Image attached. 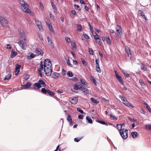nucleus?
Returning <instances> with one entry per match:
<instances>
[{
    "label": "nucleus",
    "instance_id": "c9c22d12",
    "mask_svg": "<svg viewBox=\"0 0 151 151\" xmlns=\"http://www.w3.org/2000/svg\"><path fill=\"white\" fill-rule=\"evenodd\" d=\"M139 82L141 85V86L143 87L144 86H145V84L143 82V81L141 79H140L139 80Z\"/></svg>",
    "mask_w": 151,
    "mask_h": 151
},
{
    "label": "nucleus",
    "instance_id": "2f4dec72",
    "mask_svg": "<svg viewBox=\"0 0 151 151\" xmlns=\"http://www.w3.org/2000/svg\"><path fill=\"white\" fill-rule=\"evenodd\" d=\"M11 76V74L9 73L5 76L4 80H8L10 78Z\"/></svg>",
    "mask_w": 151,
    "mask_h": 151
},
{
    "label": "nucleus",
    "instance_id": "774afa93",
    "mask_svg": "<svg viewBox=\"0 0 151 151\" xmlns=\"http://www.w3.org/2000/svg\"><path fill=\"white\" fill-rule=\"evenodd\" d=\"M142 16V18L143 19H145V21H146L147 20L146 17V16H145V14H144Z\"/></svg>",
    "mask_w": 151,
    "mask_h": 151
},
{
    "label": "nucleus",
    "instance_id": "e433bc0d",
    "mask_svg": "<svg viewBox=\"0 0 151 151\" xmlns=\"http://www.w3.org/2000/svg\"><path fill=\"white\" fill-rule=\"evenodd\" d=\"M117 32H119L122 31L121 27L119 25H117L116 27Z\"/></svg>",
    "mask_w": 151,
    "mask_h": 151
},
{
    "label": "nucleus",
    "instance_id": "4be33fe9",
    "mask_svg": "<svg viewBox=\"0 0 151 151\" xmlns=\"http://www.w3.org/2000/svg\"><path fill=\"white\" fill-rule=\"evenodd\" d=\"M32 85V83L30 82H27L24 85L22 86L24 89H27L29 88Z\"/></svg>",
    "mask_w": 151,
    "mask_h": 151
},
{
    "label": "nucleus",
    "instance_id": "58836bf2",
    "mask_svg": "<svg viewBox=\"0 0 151 151\" xmlns=\"http://www.w3.org/2000/svg\"><path fill=\"white\" fill-rule=\"evenodd\" d=\"M80 81L81 83L83 84H84L85 85H87V83L83 79H80Z\"/></svg>",
    "mask_w": 151,
    "mask_h": 151
},
{
    "label": "nucleus",
    "instance_id": "f257e3e1",
    "mask_svg": "<svg viewBox=\"0 0 151 151\" xmlns=\"http://www.w3.org/2000/svg\"><path fill=\"white\" fill-rule=\"evenodd\" d=\"M44 70L47 76H49L52 74V64L50 60L48 59H46L45 60Z\"/></svg>",
    "mask_w": 151,
    "mask_h": 151
},
{
    "label": "nucleus",
    "instance_id": "a211bd4d",
    "mask_svg": "<svg viewBox=\"0 0 151 151\" xmlns=\"http://www.w3.org/2000/svg\"><path fill=\"white\" fill-rule=\"evenodd\" d=\"M33 86L35 89H38L42 87V86L40 85L38 83H35Z\"/></svg>",
    "mask_w": 151,
    "mask_h": 151
},
{
    "label": "nucleus",
    "instance_id": "e2e57ef3",
    "mask_svg": "<svg viewBox=\"0 0 151 151\" xmlns=\"http://www.w3.org/2000/svg\"><path fill=\"white\" fill-rule=\"evenodd\" d=\"M83 36L86 39H88L89 38V36L86 34H83Z\"/></svg>",
    "mask_w": 151,
    "mask_h": 151
},
{
    "label": "nucleus",
    "instance_id": "f8f14e48",
    "mask_svg": "<svg viewBox=\"0 0 151 151\" xmlns=\"http://www.w3.org/2000/svg\"><path fill=\"white\" fill-rule=\"evenodd\" d=\"M70 101L71 103L73 104H76L78 101V97H75L73 98H70Z\"/></svg>",
    "mask_w": 151,
    "mask_h": 151
},
{
    "label": "nucleus",
    "instance_id": "49530a36",
    "mask_svg": "<svg viewBox=\"0 0 151 151\" xmlns=\"http://www.w3.org/2000/svg\"><path fill=\"white\" fill-rule=\"evenodd\" d=\"M144 14V13L141 10H140L138 11V15L139 16H142Z\"/></svg>",
    "mask_w": 151,
    "mask_h": 151
},
{
    "label": "nucleus",
    "instance_id": "473e14b6",
    "mask_svg": "<svg viewBox=\"0 0 151 151\" xmlns=\"http://www.w3.org/2000/svg\"><path fill=\"white\" fill-rule=\"evenodd\" d=\"M91 77L92 82L93 83L95 86H97L96 81L95 78L93 76H91Z\"/></svg>",
    "mask_w": 151,
    "mask_h": 151
},
{
    "label": "nucleus",
    "instance_id": "0e129e2a",
    "mask_svg": "<svg viewBox=\"0 0 151 151\" xmlns=\"http://www.w3.org/2000/svg\"><path fill=\"white\" fill-rule=\"evenodd\" d=\"M51 5H52V7L55 10L56 9L55 8V5L52 2H51Z\"/></svg>",
    "mask_w": 151,
    "mask_h": 151
},
{
    "label": "nucleus",
    "instance_id": "9b49d317",
    "mask_svg": "<svg viewBox=\"0 0 151 151\" xmlns=\"http://www.w3.org/2000/svg\"><path fill=\"white\" fill-rule=\"evenodd\" d=\"M93 37L96 42L99 44H101V43L100 41L101 39L100 38L99 35H93Z\"/></svg>",
    "mask_w": 151,
    "mask_h": 151
},
{
    "label": "nucleus",
    "instance_id": "13d9d810",
    "mask_svg": "<svg viewBox=\"0 0 151 151\" xmlns=\"http://www.w3.org/2000/svg\"><path fill=\"white\" fill-rule=\"evenodd\" d=\"M123 73L124 75L127 77L128 78L129 77V75L127 72H123Z\"/></svg>",
    "mask_w": 151,
    "mask_h": 151
},
{
    "label": "nucleus",
    "instance_id": "338daca9",
    "mask_svg": "<svg viewBox=\"0 0 151 151\" xmlns=\"http://www.w3.org/2000/svg\"><path fill=\"white\" fill-rule=\"evenodd\" d=\"M83 116L82 115H78V118L79 119H83Z\"/></svg>",
    "mask_w": 151,
    "mask_h": 151
},
{
    "label": "nucleus",
    "instance_id": "5701e85b",
    "mask_svg": "<svg viewBox=\"0 0 151 151\" xmlns=\"http://www.w3.org/2000/svg\"><path fill=\"white\" fill-rule=\"evenodd\" d=\"M65 59L68 65L70 67H72V65L71 64L69 57L68 56H66L65 58Z\"/></svg>",
    "mask_w": 151,
    "mask_h": 151
},
{
    "label": "nucleus",
    "instance_id": "9d476101",
    "mask_svg": "<svg viewBox=\"0 0 151 151\" xmlns=\"http://www.w3.org/2000/svg\"><path fill=\"white\" fill-rule=\"evenodd\" d=\"M43 69V66L42 64V61H41L39 67L38 68V70L39 72L40 75L41 76L42 74L41 73V71H42Z\"/></svg>",
    "mask_w": 151,
    "mask_h": 151
},
{
    "label": "nucleus",
    "instance_id": "a18cd8bd",
    "mask_svg": "<svg viewBox=\"0 0 151 151\" xmlns=\"http://www.w3.org/2000/svg\"><path fill=\"white\" fill-rule=\"evenodd\" d=\"M106 38L107 42L109 44H111V39H110L109 37H106Z\"/></svg>",
    "mask_w": 151,
    "mask_h": 151
},
{
    "label": "nucleus",
    "instance_id": "09e8293b",
    "mask_svg": "<svg viewBox=\"0 0 151 151\" xmlns=\"http://www.w3.org/2000/svg\"><path fill=\"white\" fill-rule=\"evenodd\" d=\"M89 52L90 54L93 55L94 52L92 49L89 48L88 49Z\"/></svg>",
    "mask_w": 151,
    "mask_h": 151
},
{
    "label": "nucleus",
    "instance_id": "603ef678",
    "mask_svg": "<svg viewBox=\"0 0 151 151\" xmlns=\"http://www.w3.org/2000/svg\"><path fill=\"white\" fill-rule=\"evenodd\" d=\"M82 137H79L78 138H75L74 139V140L75 142H79L80 140L81 139Z\"/></svg>",
    "mask_w": 151,
    "mask_h": 151
},
{
    "label": "nucleus",
    "instance_id": "4468645a",
    "mask_svg": "<svg viewBox=\"0 0 151 151\" xmlns=\"http://www.w3.org/2000/svg\"><path fill=\"white\" fill-rule=\"evenodd\" d=\"M20 65L18 64L16 65V67L15 68V75H17L18 74L19 72V68L21 67Z\"/></svg>",
    "mask_w": 151,
    "mask_h": 151
},
{
    "label": "nucleus",
    "instance_id": "ddd939ff",
    "mask_svg": "<svg viewBox=\"0 0 151 151\" xmlns=\"http://www.w3.org/2000/svg\"><path fill=\"white\" fill-rule=\"evenodd\" d=\"M82 87L83 86L81 84H77L74 85L73 89L75 90H78Z\"/></svg>",
    "mask_w": 151,
    "mask_h": 151
},
{
    "label": "nucleus",
    "instance_id": "680f3d73",
    "mask_svg": "<svg viewBox=\"0 0 151 151\" xmlns=\"http://www.w3.org/2000/svg\"><path fill=\"white\" fill-rule=\"evenodd\" d=\"M65 40L68 43H70V40L68 37H66L65 38Z\"/></svg>",
    "mask_w": 151,
    "mask_h": 151
},
{
    "label": "nucleus",
    "instance_id": "1a4fd4ad",
    "mask_svg": "<svg viewBox=\"0 0 151 151\" xmlns=\"http://www.w3.org/2000/svg\"><path fill=\"white\" fill-rule=\"evenodd\" d=\"M47 26H48L49 29L50 31L52 33V34L53 35H55V31L53 29V28L52 27V24L51 23H49L48 22H47Z\"/></svg>",
    "mask_w": 151,
    "mask_h": 151
},
{
    "label": "nucleus",
    "instance_id": "393cba45",
    "mask_svg": "<svg viewBox=\"0 0 151 151\" xmlns=\"http://www.w3.org/2000/svg\"><path fill=\"white\" fill-rule=\"evenodd\" d=\"M38 83L40 84V85H42V86L43 87H45L46 86V85L45 84V83L43 81L41 80H39Z\"/></svg>",
    "mask_w": 151,
    "mask_h": 151
},
{
    "label": "nucleus",
    "instance_id": "f3484780",
    "mask_svg": "<svg viewBox=\"0 0 151 151\" xmlns=\"http://www.w3.org/2000/svg\"><path fill=\"white\" fill-rule=\"evenodd\" d=\"M35 23L37 25L40 30L42 29V26L41 22L40 21L36 20L35 21Z\"/></svg>",
    "mask_w": 151,
    "mask_h": 151
},
{
    "label": "nucleus",
    "instance_id": "864d4df0",
    "mask_svg": "<svg viewBox=\"0 0 151 151\" xmlns=\"http://www.w3.org/2000/svg\"><path fill=\"white\" fill-rule=\"evenodd\" d=\"M95 61L96 65L99 66V63L100 60L98 58L97 59H96Z\"/></svg>",
    "mask_w": 151,
    "mask_h": 151
},
{
    "label": "nucleus",
    "instance_id": "8fccbe9b",
    "mask_svg": "<svg viewBox=\"0 0 151 151\" xmlns=\"http://www.w3.org/2000/svg\"><path fill=\"white\" fill-rule=\"evenodd\" d=\"M81 61L82 63H83V64L84 66H86L87 65V63L86 62L85 60L84 59L82 58L81 59Z\"/></svg>",
    "mask_w": 151,
    "mask_h": 151
},
{
    "label": "nucleus",
    "instance_id": "f704fd0d",
    "mask_svg": "<svg viewBox=\"0 0 151 151\" xmlns=\"http://www.w3.org/2000/svg\"><path fill=\"white\" fill-rule=\"evenodd\" d=\"M41 91L44 94H46L48 90L44 88H42L41 89Z\"/></svg>",
    "mask_w": 151,
    "mask_h": 151
},
{
    "label": "nucleus",
    "instance_id": "bb28decb",
    "mask_svg": "<svg viewBox=\"0 0 151 151\" xmlns=\"http://www.w3.org/2000/svg\"><path fill=\"white\" fill-rule=\"evenodd\" d=\"M17 54V53L16 52L12 51L11 54V58H13L16 56Z\"/></svg>",
    "mask_w": 151,
    "mask_h": 151
},
{
    "label": "nucleus",
    "instance_id": "6ab92c4d",
    "mask_svg": "<svg viewBox=\"0 0 151 151\" xmlns=\"http://www.w3.org/2000/svg\"><path fill=\"white\" fill-rule=\"evenodd\" d=\"M77 30L79 32H81L83 30V28L81 25L78 24L76 25Z\"/></svg>",
    "mask_w": 151,
    "mask_h": 151
},
{
    "label": "nucleus",
    "instance_id": "39448f33",
    "mask_svg": "<svg viewBox=\"0 0 151 151\" xmlns=\"http://www.w3.org/2000/svg\"><path fill=\"white\" fill-rule=\"evenodd\" d=\"M19 35L21 39H23L24 41L27 40V37L23 30L19 29L18 30Z\"/></svg>",
    "mask_w": 151,
    "mask_h": 151
},
{
    "label": "nucleus",
    "instance_id": "c85d7f7f",
    "mask_svg": "<svg viewBox=\"0 0 151 151\" xmlns=\"http://www.w3.org/2000/svg\"><path fill=\"white\" fill-rule=\"evenodd\" d=\"M91 101L94 103L98 104L99 103V101L96 99H94L93 98H91Z\"/></svg>",
    "mask_w": 151,
    "mask_h": 151
},
{
    "label": "nucleus",
    "instance_id": "79ce46f5",
    "mask_svg": "<svg viewBox=\"0 0 151 151\" xmlns=\"http://www.w3.org/2000/svg\"><path fill=\"white\" fill-rule=\"evenodd\" d=\"M144 104L146 106V108L148 109V110L150 112H151V108L148 106V104L145 102Z\"/></svg>",
    "mask_w": 151,
    "mask_h": 151
},
{
    "label": "nucleus",
    "instance_id": "4c0bfd02",
    "mask_svg": "<svg viewBox=\"0 0 151 151\" xmlns=\"http://www.w3.org/2000/svg\"><path fill=\"white\" fill-rule=\"evenodd\" d=\"M96 70L98 72L100 73L101 70L99 66L96 65Z\"/></svg>",
    "mask_w": 151,
    "mask_h": 151
},
{
    "label": "nucleus",
    "instance_id": "a878e982",
    "mask_svg": "<svg viewBox=\"0 0 151 151\" xmlns=\"http://www.w3.org/2000/svg\"><path fill=\"white\" fill-rule=\"evenodd\" d=\"M131 135L133 138H135L138 136L137 133L136 132H133L131 133Z\"/></svg>",
    "mask_w": 151,
    "mask_h": 151
},
{
    "label": "nucleus",
    "instance_id": "f03ea898",
    "mask_svg": "<svg viewBox=\"0 0 151 151\" xmlns=\"http://www.w3.org/2000/svg\"><path fill=\"white\" fill-rule=\"evenodd\" d=\"M17 1L19 4L20 8L23 11L27 13H31L28 4L24 0H17Z\"/></svg>",
    "mask_w": 151,
    "mask_h": 151
},
{
    "label": "nucleus",
    "instance_id": "3c124183",
    "mask_svg": "<svg viewBox=\"0 0 151 151\" xmlns=\"http://www.w3.org/2000/svg\"><path fill=\"white\" fill-rule=\"evenodd\" d=\"M40 5V7L41 9V10L42 11L44 9V7L42 3L41 2H40L39 3Z\"/></svg>",
    "mask_w": 151,
    "mask_h": 151
},
{
    "label": "nucleus",
    "instance_id": "20e7f679",
    "mask_svg": "<svg viewBox=\"0 0 151 151\" xmlns=\"http://www.w3.org/2000/svg\"><path fill=\"white\" fill-rule=\"evenodd\" d=\"M124 128L120 129L119 131L120 134L122 138L124 139H126L128 137V130L127 129H125Z\"/></svg>",
    "mask_w": 151,
    "mask_h": 151
},
{
    "label": "nucleus",
    "instance_id": "c756f323",
    "mask_svg": "<svg viewBox=\"0 0 151 151\" xmlns=\"http://www.w3.org/2000/svg\"><path fill=\"white\" fill-rule=\"evenodd\" d=\"M110 117L111 119L114 120H117V117L116 116L112 114H111L110 115Z\"/></svg>",
    "mask_w": 151,
    "mask_h": 151
},
{
    "label": "nucleus",
    "instance_id": "37998d69",
    "mask_svg": "<svg viewBox=\"0 0 151 151\" xmlns=\"http://www.w3.org/2000/svg\"><path fill=\"white\" fill-rule=\"evenodd\" d=\"M67 75L70 77H72L73 76V73L70 71H68L67 73Z\"/></svg>",
    "mask_w": 151,
    "mask_h": 151
},
{
    "label": "nucleus",
    "instance_id": "7c9ffc66",
    "mask_svg": "<svg viewBox=\"0 0 151 151\" xmlns=\"http://www.w3.org/2000/svg\"><path fill=\"white\" fill-rule=\"evenodd\" d=\"M145 127L146 129L148 130H150L151 131V124H146L145 125Z\"/></svg>",
    "mask_w": 151,
    "mask_h": 151
},
{
    "label": "nucleus",
    "instance_id": "bf43d9fd",
    "mask_svg": "<svg viewBox=\"0 0 151 151\" xmlns=\"http://www.w3.org/2000/svg\"><path fill=\"white\" fill-rule=\"evenodd\" d=\"M29 75H25L24 76V79L25 80H27L29 78Z\"/></svg>",
    "mask_w": 151,
    "mask_h": 151
},
{
    "label": "nucleus",
    "instance_id": "4d7b16f0",
    "mask_svg": "<svg viewBox=\"0 0 151 151\" xmlns=\"http://www.w3.org/2000/svg\"><path fill=\"white\" fill-rule=\"evenodd\" d=\"M71 46L72 47V48H76V45L75 43L74 42H72L71 43Z\"/></svg>",
    "mask_w": 151,
    "mask_h": 151
},
{
    "label": "nucleus",
    "instance_id": "de8ad7c7",
    "mask_svg": "<svg viewBox=\"0 0 151 151\" xmlns=\"http://www.w3.org/2000/svg\"><path fill=\"white\" fill-rule=\"evenodd\" d=\"M47 93L49 95L51 96H53L54 95V93L50 91L49 90H48Z\"/></svg>",
    "mask_w": 151,
    "mask_h": 151
},
{
    "label": "nucleus",
    "instance_id": "a19ab883",
    "mask_svg": "<svg viewBox=\"0 0 151 151\" xmlns=\"http://www.w3.org/2000/svg\"><path fill=\"white\" fill-rule=\"evenodd\" d=\"M47 40L49 45H51L52 43V41L49 36L47 37Z\"/></svg>",
    "mask_w": 151,
    "mask_h": 151
},
{
    "label": "nucleus",
    "instance_id": "aec40b11",
    "mask_svg": "<svg viewBox=\"0 0 151 151\" xmlns=\"http://www.w3.org/2000/svg\"><path fill=\"white\" fill-rule=\"evenodd\" d=\"M81 90L84 93L86 94H88L89 93V91L87 89V88L84 87V86H83Z\"/></svg>",
    "mask_w": 151,
    "mask_h": 151
},
{
    "label": "nucleus",
    "instance_id": "5fc2aeb1",
    "mask_svg": "<svg viewBox=\"0 0 151 151\" xmlns=\"http://www.w3.org/2000/svg\"><path fill=\"white\" fill-rule=\"evenodd\" d=\"M35 54H33L32 53H30V55L29 56V57L30 58H35Z\"/></svg>",
    "mask_w": 151,
    "mask_h": 151
},
{
    "label": "nucleus",
    "instance_id": "dca6fc26",
    "mask_svg": "<svg viewBox=\"0 0 151 151\" xmlns=\"http://www.w3.org/2000/svg\"><path fill=\"white\" fill-rule=\"evenodd\" d=\"M60 75L59 73L57 72H54L52 75V77L55 79L58 78L60 77Z\"/></svg>",
    "mask_w": 151,
    "mask_h": 151
},
{
    "label": "nucleus",
    "instance_id": "412c9836",
    "mask_svg": "<svg viewBox=\"0 0 151 151\" xmlns=\"http://www.w3.org/2000/svg\"><path fill=\"white\" fill-rule=\"evenodd\" d=\"M125 52L128 54V56L129 57H131V52L130 51V50L129 47H126L125 48Z\"/></svg>",
    "mask_w": 151,
    "mask_h": 151
},
{
    "label": "nucleus",
    "instance_id": "72a5a7b5",
    "mask_svg": "<svg viewBox=\"0 0 151 151\" xmlns=\"http://www.w3.org/2000/svg\"><path fill=\"white\" fill-rule=\"evenodd\" d=\"M86 119L88 121V122L90 124L92 123V120L88 116H87L86 118Z\"/></svg>",
    "mask_w": 151,
    "mask_h": 151
},
{
    "label": "nucleus",
    "instance_id": "2eb2a0df",
    "mask_svg": "<svg viewBox=\"0 0 151 151\" xmlns=\"http://www.w3.org/2000/svg\"><path fill=\"white\" fill-rule=\"evenodd\" d=\"M35 52L38 55H40L41 56L43 54V52L42 51L40 48H37L35 49Z\"/></svg>",
    "mask_w": 151,
    "mask_h": 151
},
{
    "label": "nucleus",
    "instance_id": "69168bd1",
    "mask_svg": "<svg viewBox=\"0 0 151 151\" xmlns=\"http://www.w3.org/2000/svg\"><path fill=\"white\" fill-rule=\"evenodd\" d=\"M74 7L76 9H78L80 6L79 5H76V4H74Z\"/></svg>",
    "mask_w": 151,
    "mask_h": 151
},
{
    "label": "nucleus",
    "instance_id": "b1692460",
    "mask_svg": "<svg viewBox=\"0 0 151 151\" xmlns=\"http://www.w3.org/2000/svg\"><path fill=\"white\" fill-rule=\"evenodd\" d=\"M117 127L118 129H119L120 128V129H123L125 127V124H118L117 125Z\"/></svg>",
    "mask_w": 151,
    "mask_h": 151
},
{
    "label": "nucleus",
    "instance_id": "ea45409f",
    "mask_svg": "<svg viewBox=\"0 0 151 151\" xmlns=\"http://www.w3.org/2000/svg\"><path fill=\"white\" fill-rule=\"evenodd\" d=\"M122 31L118 32L117 33V36L120 38H122Z\"/></svg>",
    "mask_w": 151,
    "mask_h": 151
},
{
    "label": "nucleus",
    "instance_id": "0eeeda50",
    "mask_svg": "<svg viewBox=\"0 0 151 151\" xmlns=\"http://www.w3.org/2000/svg\"><path fill=\"white\" fill-rule=\"evenodd\" d=\"M18 44L21 48L23 50H25L27 47V45L26 42H22L21 40H19L18 43Z\"/></svg>",
    "mask_w": 151,
    "mask_h": 151
},
{
    "label": "nucleus",
    "instance_id": "7ed1b4c3",
    "mask_svg": "<svg viewBox=\"0 0 151 151\" xmlns=\"http://www.w3.org/2000/svg\"><path fill=\"white\" fill-rule=\"evenodd\" d=\"M119 97L121 99V100L123 102L125 106L128 107H131L132 108L134 107V106L131 103H129L124 97L120 95Z\"/></svg>",
    "mask_w": 151,
    "mask_h": 151
},
{
    "label": "nucleus",
    "instance_id": "423d86ee",
    "mask_svg": "<svg viewBox=\"0 0 151 151\" xmlns=\"http://www.w3.org/2000/svg\"><path fill=\"white\" fill-rule=\"evenodd\" d=\"M115 76L119 82L122 85H124L123 80L122 77L119 75L116 70L115 71Z\"/></svg>",
    "mask_w": 151,
    "mask_h": 151
},
{
    "label": "nucleus",
    "instance_id": "6e6d98bb",
    "mask_svg": "<svg viewBox=\"0 0 151 151\" xmlns=\"http://www.w3.org/2000/svg\"><path fill=\"white\" fill-rule=\"evenodd\" d=\"M77 109L78 111L80 112L81 114H83V111L82 110H81L80 108H77Z\"/></svg>",
    "mask_w": 151,
    "mask_h": 151
},
{
    "label": "nucleus",
    "instance_id": "6e6552de",
    "mask_svg": "<svg viewBox=\"0 0 151 151\" xmlns=\"http://www.w3.org/2000/svg\"><path fill=\"white\" fill-rule=\"evenodd\" d=\"M0 22L1 24L4 26H6L7 24L6 20L2 17H0Z\"/></svg>",
    "mask_w": 151,
    "mask_h": 151
},
{
    "label": "nucleus",
    "instance_id": "c03bdc74",
    "mask_svg": "<svg viewBox=\"0 0 151 151\" xmlns=\"http://www.w3.org/2000/svg\"><path fill=\"white\" fill-rule=\"evenodd\" d=\"M141 69L144 71H146L147 70V68L144 65L142 64V65L141 66Z\"/></svg>",
    "mask_w": 151,
    "mask_h": 151
},
{
    "label": "nucleus",
    "instance_id": "cd10ccee",
    "mask_svg": "<svg viewBox=\"0 0 151 151\" xmlns=\"http://www.w3.org/2000/svg\"><path fill=\"white\" fill-rule=\"evenodd\" d=\"M67 120L70 123V125L72 123V119L71 116L69 114L67 118Z\"/></svg>",
    "mask_w": 151,
    "mask_h": 151
},
{
    "label": "nucleus",
    "instance_id": "052dcab7",
    "mask_svg": "<svg viewBox=\"0 0 151 151\" xmlns=\"http://www.w3.org/2000/svg\"><path fill=\"white\" fill-rule=\"evenodd\" d=\"M97 122H98L103 124H106V123L103 121L98 120L97 121Z\"/></svg>",
    "mask_w": 151,
    "mask_h": 151
}]
</instances>
